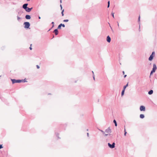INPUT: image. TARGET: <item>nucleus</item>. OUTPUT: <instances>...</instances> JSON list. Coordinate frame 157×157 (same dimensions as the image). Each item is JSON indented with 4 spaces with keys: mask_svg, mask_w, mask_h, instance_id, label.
Masks as SVG:
<instances>
[{
    "mask_svg": "<svg viewBox=\"0 0 157 157\" xmlns=\"http://www.w3.org/2000/svg\"><path fill=\"white\" fill-rule=\"evenodd\" d=\"M32 45V44H30V50H32V48L31 47Z\"/></svg>",
    "mask_w": 157,
    "mask_h": 157,
    "instance_id": "33",
    "label": "nucleus"
},
{
    "mask_svg": "<svg viewBox=\"0 0 157 157\" xmlns=\"http://www.w3.org/2000/svg\"><path fill=\"white\" fill-rule=\"evenodd\" d=\"M128 86V83L125 85L123 86V89L125 90L126 88Z\"/></svg>",
    "mask_w": 157,
    "mask_h": 157,
    "instance_id": "16",
    "label": "nucleus"
},
{
    "mask_svg": "<svg viewBox=\"0 0 157 157\" xmlns=\"http://www.w3.org/2000/svg\"><path fill=\"white\" fill-rule=\"evenodd\" d=\"M110 6V1H108V6H107V8L109 7Z\"/></svg>",
    "mask_w": 157,
    "mask_h": 157,
    "instance_id": "24",
    "label": "nucleus"
},
{
    "mask_svg": "<svg viewBox=\"0 0 157 157\" xmlns=\"http://www.w3.org/2000/svg\"><path fill=\"white\" fill-rule=\"evenodd\" d=\"M154 57V56H152L151 55L148 58L149 60L150 61H152Z\"/></svg>",
    "mask_w": 157,
    "mask_h": 157,
    "instance_id": "10",
    "label": "nucleus"
},
{
    "mask_svg": "<svg viewBox=\"0 0 157 157\" xmlns=\"http://www.w3.org/2000/svg\"><path fill=\"white\" fill-rule=\"evenodd\" d=\"M122 73H123V74L124 75V71H122Z\"/></svg>",
    "mask_w": 157,
    "mask_h": 157,
    "instance_id": "39",
    "label": "nucleus"
},
{
    "mask_svg": "<svg viewBox=\"0 0 157 157\" xmlns=\"http://www.w3.org/2000/svg\"><path fill=\"white\" fill-rule=\"evenodd\" d=\"M56 135L57 137H58V139L60 138L59 137V133H57L56 134Z\"/></svg>",
    "mask_w": 157,
    "mask_h": 157,
    "instance_id": "30",
    "label": "nucleus"
},
{
    "mask_svg": "<svg viewBox=\"0 0 157 157\" xmlns=\"http://www.w3.org/2000/svg\"><path fill=\"white\" fill-rule=\"evenodd\" d=\"M28 4L25 3L22 6V8L24 9L27 12H29V8L27 7Z\"/></svg>",
    "mask_w": 157,
    "mask_h": 157,
    "instance_id": "2",
    "label": "nucleus"
},
{
    "mask_svg": "<svg viewBox=\"0 0 157 157\" xmlns=\"http://www.w3.org/2000/svg\"><path fill=\"white\" fill-rule=\"evenodd\" d=\"M92 72L93 73V77L94 79V80H95V75L94 74V73L93 71H92Z\"/></svg>",
    "mask_w": 157,
    "mask_h": 157,
    "instance_id": "23",
    "label": "nucleus"
},
{
    "mask_svg": "<svg viewBox=\"0 0 157 157\" xmlns=\"http://www.w3.org/2000/svg\"><path fill=\"white\" fill-rule=\"evenodd\" d=\"M117 23H118V22H117ZM118 26H119V25L118 23Z\"/></svg>",
    "mask_w": 157,
    "mask_h": 157,
    "instance_id": "43",
    "label": "nucleus"
},
{
    "mask_svg": "<svg viewBox=\"0 0 157 157\" xmlns=\"http://www.w3.org/2000/svg\"><path fill=\"white\" fill-rule=\"evenodd\" d=\"M124 136H125L126 135V133H127V132H126V129H125V125L124 126Z\"/></svg>",
    "mask_w": 157,
    "mask_h": 157,
    "instance_id": "18",
    "label": "nucleus"
},
{
    "mask_svg": "<svg viewBox=\"0 0 157 157\" xmlns=\"http://www.w3.org/2000/svg\"><path fill=\"white\" fill-rule=\"evenodd\" d=\"M20 19V18L19 17H17V20H19Z\"/></svg>",
    "mask_w": 157,
    "mask_h": 157,
    "instance_id": "35",
    "label": "nucleus"
},
{
    "mask_svg": "<svg viewBox=\"0 0 157 157\" xmlns=\"http://www.w3.org/2000/svg\"><path fill=\"white\" fill-rule=\"evenodd\" d=\"M38 18L39 19H40V16H38Z\"/></svg>",
    "mask_w": 157,
    "mask_h": 157,
    "instance_id": "40",
    "label": "nucleus"
},
{
    "mask_svg": "<svg viewBox=\"0 0 157 157\" xmlns=\"http://www.w3.org/2000/svg\"><path fill=\"white\" fill-rule=\"evenodd\" d=\"M125 90L123 89V90H122L121 93V96H122L123 95H124V93L125 91Z\"/></svg>",
    "mask_w": 157,
    "mask_h": 157,
    "instance_id": "14",
    "label": "nucleus"
},
{
    "mask_svg": "<svg viewBox=\"0 0 157 157\" xmlns=\"http://www.w3.org/2000/svg\"><path fill=\"white\" fill-rule=\"evenodd\" d=\"M51 24L52 25L51 27V28L49 29V30H48V31H49L52 28H53V27H54V22H52V23H51Z\"/></svg>",
    "mask_w": 157,
    "mask_h": 157,
    "instance_id": "15",
    "label": "nucleus"
},
{
    "mask_svg": "<svg viewBox=\"0 0 157 157\" xmlns=\"http://www.w3.org/2000/svg\"><path fill=\"white\" fill-rule=\"evenodd\" d=\"M21 80L22 81L21 82H27V81H26V79H22V80Z\"/></svg>",
    "mask_w": 157,
    "mask_h": 157,
    "instance_id": "21",
    "label": "nucleus"
},
{
    "mask_svg": "<svg viewBox=\"0 0 157 157\" xmlns=\"http://www.w3.org/2000/svg\"><path fill=\"white\" fill-rule=\"evenodd\" d=\"M151 55L155 56V52H153L151 54Z\"/></svg>",
    "mask_w": 157,
    "mask_h": 157,
    "instance_id": "25",
    "label": "nucleus"
},
{
    "mask_svg": "<svg viewBox=\"0 0 157 157\" xmlns=\"http://www.w3.org/2000/svg\"><path fill=\"white\" fill-rule=\"evenodd\" d=\"M62 1V0H60V2L61 3V2H62V1Z\"/></svg>",
    "mask_w": 157,
    "mask_h": 157,
    "instance_id": "42",
    "label": "nucleus"
},
{
    "mask_svg": "<svg viewBox=\"0 0 157 157\" xmlns=\"http://www.w3.org/2000/svg\"><path fill=\"white\" fill-rule=\"evenodd\" d=\"M25 18L27 19H29V15H26L25 16Z\"/></svg>",
    "mask_w": 157,
    "mask_h": 157,
    "instance_id": "19",
    "label": "nucleus"
},
{
    "mask_svg": "<svg viewBox=\"0 0 157 157\" xmlns=\"http://www.w3.org/2000/svg\"><path fill=\"white\" fill-rule=\"evenodd\" d=\"M36 66V67L37 69H39L40 68V67L39 65H37Z\"/></svg>",
    "mask_w": 157,
    "mask_h": 157,
    "instance_id": "32",
    "label": "nucleus"
},
{
    "mask_svg": "<svg viewBox=\"0 0 157 157\" xmlns=\"http://www.w3.org/2000/svg\"><path fill=\"white\" fill-rule=\"evenodd\" d=\"M99 130L101 132L102 134L104 135L105 136H107L108 135V134H106L105 133V132H104V131H103V130H101V129H99Z\"/></svg>",
    "mask_w": 157,
    "mask_h": 157,
    "instance_id": "11",
    "label": "nucleus"
},
{
    "mask_svg": "<svg viewBox=\"0 0 157 157\" xmlns=\"http://www.w3.org/2000/svg\"><path fill=\"white\" fill-rule=\"evenodd\" d=\"M13 84H14L15 83H20L22 81L19 79H11Z\"/></svg>",
    "mask_w": 157,
    "mask_h": 157,
    "instance_id": "3",
    "label": "nucleus"
},
{
    "mask_svg": "<svg viewBox=\"0 0 157 157\" xmlns=\"http://www.w3.org/2000/svg\"><path fill=\"white\" fill-rule=\"evenodd\" d=\"M54 36H53V37H52V39L53 38H54Z\"/></svg>",
    "mask_w": 157,
    "mask_h": 157,
    "instance_id": "44",
    "label": "nucleus"
},
{
    "mask_svg": "<svg viewBox=\"0 0 157 157\" xmlns=\"http://www.w3.org/2000/svg\"><path fill=\"white\" fill-rule=\"evenodd\" d=\"M60 25L61 26H62L63 27H65V25L64 24H62V23H61L60 24Z\"/></svg>",
    "mask_w": 157,
    "mask_h": 157,
    "instance_id": "26",
    "label": "nucleus"
},
{
    "mask_svg": "<svg viewBox=\"0 0 157 157\" xmlns=\"http://www.w3.org/2000/svg\"><path fill=\"white\" fill-rule=\"evenodd\" d=\"M69 21L68 19H65L63 20V21L64 22H67Z\"/></svg>",
    "mask_w": 157,
    "mask_h": 157,
    "instance_id": "29",
    "label": "nucleus"
},
{
    "mask_svg": "<svg viewBox=\"0 0 157 157\" xmlns=\"http://www.w3.org/2000/svg\"><path fill=\"white\" fill-rule=\"evenodd\" d=\"M33 9V7L30 8V11L32 10Z\"/></svg>",
    "mask_w": 157,
    "mask_h": 157,
    "instance_id": "37",
    "label": "nucleus"
},
{
    "mask_svg": "<svg viewBox=\"0 0 157 157\" xmlns=\"http://www.w3.org/2000/svg\"><path fill=\"white\" fill-rule=\"evenodd\" d=\"M87 136H89V133H87Z\"/></svg>",
    "mask_w": 157,
    "mask_h": 157,
    "instance_id": "41",
    "label": "nucleus"
},
{
    "mask_svg": "<svg viewBox=\"0 0 157 157\" xmlns=\"http://www.w3.org/2000/svg\"><path fill=\"white\" fill-rule=\"evenodd\" d=\"M106 40L107 42L108 43H110L111 41V38L109 36H107Z\"/></svg>",
    "mask_w": 157,
    "mask_h": 157,
    "instance_id": "9",
    "label": "nucleus"
},
{
    "mask_svg": "<svg viewBox=\"0 0 157 157\" xmlns=\"http://www.w3.org/2000/svg\"><path fill=\"white\" fill-rule=\"evenodd\" d=\"M27 1H29V0H27Z\"/></svg>",
    "mask_w": 157,
    "mask_h": 157,
    "instance_id": "45",
    "label": "nucleus"
},
{
    "mask_svg": "<svg viewBox=\"0 0 157 157\" xmlns=\"http://www.w3.org/2000/svg\"><path fill=\"white\" fill-rule=\"evenodd\" d=\"M140 25H139V31H140Z\"/></svg>",
    "mask_w": 157,
    "mask_h": 157,
    "instance_id": "38",
    "label": "nucleus"
},
{
    "mask_svg": "<svg viewBox=\"0 0 157 157\" xmlns=\"http://www.w3.org/2000/svg\"><path fill=\"white\" fill-rule=\"evenodd\" d=\"M140 117L141 119H143L144 117V115L143 114H140Z\"/></svg>",
    "mask_w": 157,
    "mask_h": 157,
    "instance_id": "13",
    "label": "nucleus"
},
{
    "mask_svg": "<svg viewBox=\"0 0 157 157\" xmlns=\"http://www.w3.org/2000/svg\"><path fill=\"white\" fill-rule=\"evenodd\" d=\"M108 146L111 148H113L115 147V143L113 142L112 144H111L110 143H109L108 144Z\"/></svg>",
    "mask_w": 157,
    "mask_h": 157,
    "instance_id": "4",
    "label": "nucleus"
},
{
    "mask_svg": "<svg viewBox=\"0 0 157 157\" xmlns=\"http://www.w3.org/2000/svg\"><path fill=\"white\" fill-rule=\"evenodd\" d=\"M126 76H127V75H124V78H125L126 77Z\"/></svg>",
    "mask_w": 157,
    "mask_h": 157,
    "instance_id": "36",
    "label": "nucleus"
},
{
    "mask_svg": "<svg viewBox=\"0 0 157 157\" xmlns=\"http://www.w3.org/2000/svg\"><path fill=\"white\" fill-rule=\"evenodd\" d=\"M24 25H25L24 28L25 29H28L29 27V22H25Z\"/></svg>",
    "mask_w": 157,
    "mask_h": 157,
    "instance_id": "5",
    "label": "nucleus"
},
{
    "mask_svg": "<svg viewBox=\"0 0 157 157\" xmlns=\"http://www.w3.org/2000/svg\"><path fill=\"white\" fill-rule=\"evenodd\" d=\"M114 13H113V12H112V13H111V15L113 17V18H114Z\"/></svg>",
    "mask_w": 157,
    "mask_h": 157,
    "instance_id": "28",
    "label": "nucleus"
},
{
    "mask_svg": "<svg viewBox=\"0 0 157 157\" xmlns=\"http://www.w3.org/2000/svg\"><path fill=\"white\" fill-rule=\"evenodd\" d=\"M105 132L108 133H110L111 132V130L109 127L105 130Z\"/></svg>",
    "mask_w": 157,
    "mask_h": 157,
    "instance_id": "6",
    "label": "nucleus"
},
{
    "mask_svg": "<svg viewBox=\"0 0 157 157\" xmlns=\"http://www.w3.org/2000/svg\"><path fill=\"white\" fill-rule=\"evenodd\" d=\"M61 26L59 24L58 26V28H57V29H61Z\"/></svg>",
    "mask_w": 157,
    "mask_h": 157,
    "instance_id": "22",
    "label": "nucleus"
},
{
    "mask_svg": "<svg viewBox=\"0 0 157 157\" xmlns=\"http://www.w3.org/2000/svg\"><path fill=\"white\" fill-rule=\"evenodd\" d=\"M2 145L0 144V149H1L3 147Z\"/></svg>",
    "mask_w": 157,
    "mask_h": 157,
    "instance_id": "31",
    "label": "nucleus"
},
{
    "mask_svg": "<svg viewBox=\"0 0 157 157\" xmlns=\"http://www.w3.org/2000/svg\"><path fill=\"white\" fill-rule=\"evenodd\" d=\"M153 90H150L148 92V94L149 95H151L153 93Z\"/></svg>",
    "mask_w": 157,
    "mask_h": 157,
    "instance_id": "12",
    "label": "nucleus"
},
{
    "mask_svg": "<svg viewBox=\"0 0 157 157\" xmlns=\"http://www.w3.org/2000/svg\"><path fill=\"white\" fill-rule=\"evenodd\" d=\"M113 122L115 124V126H117V124L116 121L114 119V120L113 121Z\"/></svg>",
    "mask_w": 157,
    "mask_h": 157,
    "instance_id": "17",
    "label": "nucleus"
},
{
    "mask_svg": "<svg viewBox=\"0 0 157 157\" xmlns=\"http://www.w3.org/2000/svg\"><path fill=\"white\" fill-rule=\"evenodd\" d=\"M53 33H55V35H57L59 33V31H58V30L57 29H55L53 32Z\"/></svg>",
    "mask_w": 157,
    "mask_h": 157,
    "instance_id": "8",
    "label": "nucleus"
},
{
    "mask_svg": "<svg viewBox=\"0 0 157 157\" xmlns=\"http://www.w3.org/2000/svg\"><path fill=\"white\" fill-rule=\"evenodd\" d=\"M140 111H145V107L144 106L141 105L140 107Z\"/></svg>",
    "mask_w": 157,
    "mask_h": 157,
    "instance_id": "7",
    "label": "nucleus"
},
{
    "mask_svg": "<svg viewBox=\"0 0 157 157\" xmlns=\"http://www.w3.org/2000/svg\"><path fill=\"white\" fill-rule=\"evenodd\" d=\"M153 66V67L152 68V70L150 72V78L151 76V75H152L153 73L155 72L156 70L157 69V67H156V65L154 63Z\"/></svg>",
    "mask_w": 157,
    "mask_h": 157,
    "instance_id": "1",
    "label": "nucleus"
},
{
    "mask_svg": "<svg viewBox=\"0 0 157 157\" xmlns=\"http://www.w3.org/2000/svg\"><path fill=\"white\" fill-rule=\"evenodd\" d=\"M60 8H61V10H62V6L61 5H60Z\"/></svg>",
    "mask_w": 157,
    "mask_h": 157,
    "instance_id": "34",
    "label": "nucleus"
},
{
    "mask_svg": "<svg viewBox=\"0 0 157 157\" xmlns=\"http://www.w3.org/2000/svg\"><path fill=\"white\" fill-rule=\"evenodd\" d=\"M64 11V10L63 9V10H62V11L61 12V14H62V16H63L64 15V14H63Z\"/></svg>",
    "mask_w": 157,
    "mask_h": 157,
    "instance_id": "27",
    "label": "nucleus"
},
{
    "mask_svg": "<svg viewBox=\"0 0 157 157\" xmlns=\"http://www.w3.org/2000/svg\"><path fill=\"white\" fill-rule=\"evenodd\" d=\"M140 15H139V16L138 17V21L139 25H140Z\"/></svg>",
    "mask_w": 157,
    "mask_h": 157,
    "instance_id": "20",
    "label": "nucleus"
}]
</instances>
